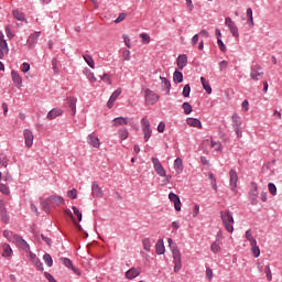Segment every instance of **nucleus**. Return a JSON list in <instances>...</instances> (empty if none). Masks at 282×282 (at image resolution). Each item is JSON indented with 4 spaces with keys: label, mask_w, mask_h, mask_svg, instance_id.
<instances>
[{
    "label": "nucleus",
    "mask_w": 282,
    "mask_h": 282,
    "mask_svg": "<svg viewBox=\"0 0 282 282\" xmlns=\"http://www.w3.org/2000/svg\"><path fill=\"white\" fill-rule=\"evenodd\" d=\"M167 243L172 251L173 263H174V272L177 273L182 270V252L176 243L173 242L172 238L167 239Z\"/></svg>",
    "instance_id": "obj_1"
},
{
    "label": "nucleus",
    "mask_w": 282,
    "mask_h": 282,
    "mask_svg": "<svg viewBox=\"0 0 282 282\" xmlns=\"http://www.w3.org/2000/svg\"><path fill=\"white\" fill-rule=\"evenodd\" d=\"M152 164L154 166L155 173H158V175H160V177H165V180H163V186H166L167 184H171L172 176L166 175V170L164 169V166L160 162V159L152 158Z\"/></svg>",
    "instance_id": "obj_2"
},
{
    "label": "nucleus",
    "mask_w": 282,
    "mask_h": 282,
    "mask_svg": "<svg viewBox=\"0 0 282 282\" xmlns=\"http://www.w3.org/2000/svg\"><path fill=\"white\" fill-rule=\"evenodd\" d=\"M220 219L227 232H235V218L230 212H220Z\"/></svg>",
    "instance_id": "obj_3"
},
{
    "label": "nucleus",
    "mask_w": 282,
    "mask_h": 282,
    "mask_svg": "<svg viewBox=\"0 0 282 282\" xmlns=\"http://www.w3.org/2000/svg\"><path fill=\"white\" fill-rule=\"evenodd\" d=\"M265 76V72L263 70V67L259 64H253L250 67V79L254 83H258V80H261Z\"/></svg>",
    "instance_id": "obj_4"
},
{
    "label": "nucleus",
    "mask_w": 282,
    "mask_h": 282,
    "mask_svg": "<svg viewBox=\"0 0 282 282\" xmlns=\"http://www.w3.org/2000/svg\"><path fill=\"white\" fill-rule=\"evenodd\" d=\"M202 147L205 153H209L210 149H214V151H221V143L210 139L204 140Z\"/></svg>",
    "instance_id": "obj_5"
},
{
    "label": "nucleus",
    "mask_w": 282,
    "mask_h": 282,
    "mask_svg": "<svg viewBox=\"0 0 282 282\" xmlns=\"http://www.w3.org/2000/svg\"><path fill=\"white\" fill-rule=\"evenodd\" d=\"M144 98H145V105L151 106V105H155V102H158V100H160V95H158L155 91L147 88L144 90Z\"/></svg>",
    "instance_id": "obj_6"
},
{
    "label": "nucleus",
    "mask_w": 282,
    "mask_h": 282,
    "mask_svg": "<svg viewBox=\"0 0 282 282\" xmlns=\"http://www.w3.org/2000/svg\"><path fill=\"white\" fill-rule=\"evenodd\" d=\"M141 127H142L144 140L145 142H149V140L151 139V135L153 134V130L151 129V122H149V119L147 118L141 119Z\"/></svg>",
    "instance_id": "obj_7"
},
{
    "label": "nucleus",
    "mask_w": 282,
    "mask_h": 282,
    "mask_svg": "<svg viewBox=\"0 0 282 282\" xmlns=\"http://www.w3.org/2000/svg\"><path fill=\"white\" fill-rule=\"evenodd\" d=\"M225 25L228 26L229 32L235 36V39H239V28H237V23L232 21V18L227 17L225 19Z\"/></svg>",
    "instance_id": "obj_8"
},
{
    "label": "nucleus",
    "mask_w": 282,
    "mask_h": 282,
    "mask_svg": "<svg viewBox=\"0 0 282 282\" xmlns=\"http://www.w3.org/2000/svg\"><path fill=\"white\" fill-rule=\"evenodd\" d=\"M13 243L18 246V248H21V250H24V252H30V245L23 237L19 235H13Z\"/></svg>",
    "instance_id": "obj_9"
},
{
    "label": "nucleus",
    "mask_w": 282,
    "mask_h": 282,
    "mask_svg": "<svg viewBox=\"0 0 282 282\" xmlns=\"http://www.w3.org/2000/svg\"><path fill=\"white\" fill-rule=\"evenodd\" d=\"M23 135L25 147H28V149H32L34 144V133H32L30 129H24Z\"/></svg>",
    "instance_id": "obj_10"
},
{
    "label": "nucleus",
    "mask_w": 282,
    "mask_h": 282,
    "mask_svg": "<svg viewBox=\"0 0 282 282\" xmlns=\"http://www.w3.org/2000/svg\"><path fill=\"white\" fill-rule=\"evenodd\" d=\"M169 199H170V202L174 203L175 210H177V213H180V210H182V200H180V196H177V194L171 192L169 194Z\"/></svg>",
    "instance_id": "obj_11"
},
{
    "label": "nucleus",
    "mask_w": 282,
    "mask_h": 282,
    "mask_svg": "<svg viewBox=\"0 0 282 282\" xmlns=\"http://www.w3.org/2000/svg\"><path fill=\"white\" fill-rule=\"evenodd\" d=\"M120 94H122V88H118L117 90H115L111 94V96L107 102L108 109H113V105H115L116 100H118V96H120Z\"/></svg>",
    "instance_id": "obj_12"
},
{
    "label": "nucleus",
    "mask_w": 282,
    "mask_h": 282,
    "mask_svg": "<svg viewBox=\"0 0 282 282\" xmlns=\"http://www.w3.org/2000/svg\"><path fill=\"white\" fill-rule=\"evenodd\" d=\"M39 36H41V31H36L35 33H32L28 39V45L30 50H34V46L36 45L39 41Z\"/></svg>",
    "instance_id": "obj_13"
},
{
    "label": "nucleus",
    "mask_w": 282,
    "mask_h": 282,
    "mask_svg": "<svg viewBox=\"0 0 282 282\" xmlns=\"http://www.w3.org/2000/svg\"><path fill=\"white\" fill-rule=\"evenodd\" d=\"M229 177H230L231 191H236L237 189V182H239V176L237 175V171L236 170H230L229 171Z\"/></svg>",
    "instance_id": "obj_14"
},
{
    "label": "nucleus",
    "mask_w": 282,
    "mask_h": 282,
    "mask_svg": "<svg viewBox=\"0 0 282 282\" xmlns=\"http://www.w3.org/2000/svg\"><path fill=\"white\" fill-rule=\"evenodd\" d=\"M61 261H62L63 265L73 270L74 273L77 274V276H80V270H78V268L74 267V264L72 263L69 258H62Z\"/></svg>",
    "instance_id": "obj_15"
},
{
    "label": "nucleus",
    "mask_w": 282,
    "mask_h": 282,
    "mask_svg": "<svg viewBox=\"0 0 282 282\" xmlns=\"http://www.w3.org/2000/svg\"><path fill=\"white\" fill-rule=\"evenodd\" d=\"M0 215L4 224H8V221H10V216H8V210L6 209V202L3 200H0Z\"/></svg>",
    "instance_id": "obj_16"
},
{
    "label": "nucleus",
    "mask_w": 282,
    "mask_h": 282,
    "mask_svg": "<svg viewBox=\"0 0 282 282\" xmlns=\"http://www.w3.org/2000/svg\"><path fill=\"white\" fill-rule=\"evenodd\" d=\"M58 116H63V109L61 108H53L48 111L46 118L47 120H55V118H58Z\"/></svg>",
    "instance_id": "obj_17"
},
{
    "label": "nucleus",
    "mask_w": 282,
    "mask_h": 282,
    "mask_svg": "<svg viewBox=\"0 0 282 282\" xmlns=\"http://www.w3.org/2000/svg\"><path fill=\"white\" fill-rule=\"evenodd\" d=\"M176 65L180 69H184V67L188 65V57L186 56V54H182L177 57Z\"/></svg>",
    "instance_id": "obj_18"
},
{
    "label": "nucleus",
    "mask_w": 282,
    "mask_h": 282,
    "mask_svg": "<svg viewBox=\"0 0 282 282\" xmlns=\"http://www.w3.org/2000/svg\"><path fill=\"white\" fill-rule=\"evenodd\" d=\"M174 170L177 175H182V173L184 172V161L182 160V158H177L174 161Z\"/></svg>",
    "instance_id": "obj_19"
},
{
    "label": "nucleus",
    "mask_w": 282,
    "mask_h": 282,
    "mask_svg": "<svg viewBox=\"0 0 282 282\" xmlns=\"http://www.w3.org/2000/svg\"><path fill=\"white\" fill-rule=\"evenodd\" d=\"M11 78L15 87H21V85H23V78H21V75H19L17 70H11Z\"/></svg>",
    "instance_id": "obj_20"
},
{
    "label": "nucleus",
    "mask_w": 282,
    "mask_h": 282,
    "mask_svg": "<svg viewBox=\"0 0 282 282\" xmlns=\"http://www.w3.org/2000/svg\"><path fill=\"white\" fill-rule=\"evenodd\" d=\"M87 140H88V144H90V147H94V149H100V139H98V137L89 134L87 137Z\"/></svg>",
    "instance_id": "obj_21"
},
{
    "label": "nucleus",
    "mask_w": 282,
    "mask_h": 282,
    "mask_svg": "<svg viewBox=\"0 0 282 282\" xmlns=\"http://www.w3.org/2000/svg\"><path fill=\"white\" fill-rule=\"evenodd\" d=\"M253 189H251L249 197L252 200V204H257V198L259 197V187L257 186V183H252Z\"/></svg>",
    "instance_id": "obj_22"
},
{
    "label": "nucleus",
    "mask_w": 282,
    "mask_h": 282,
    "mask_svg": "<svg viewBox=\"0 0 282 282\" xmlns=\"http://www.w3.org/2000/svg\"><path fill=\"white\" fill-rule=\"evenodd\" d=\"M140 272H141L140 269L131 268L130 270H128L126 272V279H129V280L135 279V278L140 276Z\"/></svg>",
    "instance_id": "obj_23"
},
{
    "label": "nucleus",
    "mask_w": 282,
    "mask_h": 282,
    "mask_svg": "<svg viewBox=\"0 0 282 282\" xmlns=\"http://www.w3.org/2000/svg\"><path fill=\"white\" fill-rule=\"evenodd\" d=\"M130 119L124 117H117L112 120L113 127H122V124H129Z\"/></svg>",
    "instance_id": "obj_24"
},
{
    "label": "nucleus",
    "mask_w": 282,
    "mask_h": 282,
    "mask_svg": "<svg viewBox=\"0 0 282 282\" xmlns=\"http://www.w3.org/2000/svg\"><path fill=\"white\" fill-rule=\"evenodd\" d=\"M76 97H67L68 107L72 110V116H76Z\"/></svg>",
    "instance_id": "obj_25"
},
{
    "label": "nucleus",
    "mask_w": 282,
    "mask_h": 282,
    "mask_svg": "<svg viewBox=\"0 0 282 282\" xmlns=\"http://www.w3.org/2000/svg\"><path fill=\"white\" fill-rule=\"evenodd\" d=\"M47 202L54 206H61V204H65V199H63L61 196H51L48 197Z\"/></svg>",
    "instance_id": "obj_26"
},
{
    "label": "nucleus",
    "mask_w": 282,
    "mask_h": 282,
    "mask_svg": "<svg viewBox=\"0 0 282 282\" xmlns=\"http://www.w3.org/2000/svg\"><path fill=\"white\" fill-rule=\"evenodd\" d=\"M186 123L189 127H194L196 129H202V121H199V119H195V118H187L186 119Z\"/></svg>",
    "instance_id": "obj_27"
},
{
    "label": "nucleus",
    "mask_w": 282,
    "mask_h": 282,
    "mask_svg": "<svg viewBox=\"0 0 282 282\" xmlns=\"http://www.w3.org/2000/svg\"><path fill=\"white\" fill-rule=\"evenodd\" d=\"M91 191H93V195L94 197H102L104 193H102V188H100V185L94 183L91 186Z\"/></svg>",
    "instance_id": "obj_28"
},
{
    "label": "nucleus",
    "mask_w": 282,
    "mask_h": 282,
    "mask_svg": "<svg viewBox=\"0 0 282 282\" xmlns=\"http://www.w3.org/2000/svg\"><path fill=\"white\" fill-rule=\"evenodd\" d=\"M2 249V257L8 259V257H12V247H10L8 243H3L1 246Z\"/></svg>",
    "instance_id": "obj_29"
},
{
    "label": "nucleus",
    "mask_w": 282,
    "mask_h": 282,
    "mask_svg": "<svg viewBox=\"0 0 282 282\" xmlns=\"http://www.w3.org/2000/svg\"><path fill=\"white\" fill-rule=\"evenodd\" d=\"M161 78V85L163 91H166V94H171V82L166 79V77H160Z\"/></svg>",
    "instance_id": "obj_30"
},
{
    "label": "nucleus",
    "mask_w": 282,
    "mask_h": 282,
    "mask_svg": "<svg viewBox=\"0 0 282 282\" xmlns=\"http://www.w3.org/2000/svg\"><path fill=\"white\" fill-rule=\"evenodd\" d=\"M156 254H164L166 252V249L164 247V240L159 239L155 245Z\"/></svg>",
    "instance_id": "obj_31"
},
{
    "label": "nucleus",
    "mask_w": 282,
    "mask_h": 282,
    "mask_svg": "<svg viewBox=\"0 0 282 282\" xmlns=\"http://www.w3.org/2000/svg\"><path fill=\"white\" fill-rule=\"evenodd\" d=\"M83 58L85 61V63H87V65L91 68V69H96V62H94V57H91L90 55H83Z\"/></svg>",
    "instance_id": "obj_32"
},
{
    "label": "nucleus",
    "mask_w": 282,
    "mask_h": 282,
    "mask_svg": "<svg viewBox=\"0 0 282 282\" xmlns=\"http://www.w3.org/2000/svg\"><path fill=\"white\" fill-rule=\"evenodd\" d=\"M210 250L214 254L221 252V242H219V240L214 241L210 246Z\"/></svg>",
    "instance_id": "obj_33"
},
{
    "label": "nucleus",
    "mask_w": 282,
    "mask_h": 282,
    "mask_svg": "<svg viewBox=\"0 0 282 282\" xmlns=\"http://www.w3.org/2000/svg\"><path fill=\"white\" fill-rule=\"evenodd\" d=\"M200 83L206 94H213V87H210V83L206 80L204 77H200Z\"/></svg>",
    "instance_id": "obj_34"
},
{
    "label": "nucleus",
    "mask_w": 282,
    "mask_h": 282,
    "mask_svg": "<svg viewBox=\"0 0 282 282\" xmlns=\"http://www.w3.org/2000/svg\"><path fill=\"white\" fill-rule=\"evenodd\" d=\"M84 74L85 76H87L90 83H96L98 80V78H96V75H94V72H91L89 68H85Z\"/></svg>",
    "instance_id": "obj_35"
},
{
    "label": "nucleus",
    "mask_w": 282,
    "mask_h": 282,
    "mask_svg": "<svg viewBox=\"0 0 282 282\" xmlns=\"http://www.w3.org/2000/svg\"><path fill=\"white\" fill-rule=\"evenodd\" d=\"M247 23H249L250 28H254V18L252 17V9H247Z\"/></svg>",
    "instance_id": "obj_36"
},
{
    "label": "nucleus",
    "mask_w": 282,
    "mask_h": 282,
    "mask_svg": "<svg viewBox=\"0 0 282 282\" xmlns=\"http://www.w3.org/2000/svg\"><path fill=\"white\" fill-rule=\"evenodd\" d=\"M173 80L174 83H183L184 80V75L180 70H175L173 74Z\"/></svg>",
    "instance_id": "obj_37"
},
{
    "label": "nucleus",
    "mask_w": 282,
    "mask_h": 282,
    "mask_svg": "<svg viewBox=\"0 0 282 282\" xmlns=\"http://www.w3.org/2000/svg\"><path fill=\"white\" fill-rule=\"evenodd\" d=\"M251 246V250L253 253V257L259 258L261 256V249H259V246H257V242H253Z\"/></svg>",
    "instance_id": "obj_38"
},
{
    "label": "nucleus",
    "mask_w": 282,
    "mask_h": 282,
    "mask_svg": "<svg viewBox=\"0 0 282 282\" xmlns=\"http://www.w3.org/2000/svg\"><path fill=\"white\" fill-rule=\"evenodd\" d=\"M118 134L120 140H127V138H129V130H127V128H122L118 130Z\"/></svg>",
    "instance_id": "obj_39"
},
{
    "label": "nucleus",
    "mask_w": 282,
    "mask_h": 282,
    "mask_svg": "<svg viewBox=\"0 0 282 282\" xmlns=\"http://www.w3.org/2000/svg\"><path fill=\"white\" fill-rule=\"evenodd\" d=\"M142 245L145 252H151V238H144Z\"/></svg>",
    "instance_id": "obj_40"
},
{
    "label": "nucleus",
    "mask_w": 282,
    "mask_h": 282,
    "mask_svg": "<svg viewBox=\"0 0 282 282\" xmlns=\"http://www.w3.org/2000/svg\"><path fill=\"white\" fill-rule=\"evenodd\" d=\"M182 107H183L185 116H188L193 112V106H191V104L185 101V102H183Z\"/></svg>",
    "instance_id": "obj_41"
},
{
    "label": "nucleus",
    "mask_w": 282,
    "mask_h": 282,
    "mask_svg": "<svg viewBox=\"0 0 282 282\" xmlns=\"http://www.w3.org/2000/svg\"><path fill=\"white\" fill-rule=\"evenodd\" d=\"M43 260H44V263H46V265L48 268H52V265H54V260H52V256H50V253H45L43 256Z\"/></svg>",
    "instance_id": "obj_42"
},
{
    "label": "nucleus",
    "mask_w": 282,
    "mask_h": 282,
    "mask_svg": "<svg viewBox=\"0 0 282 282\" xmlns=\"http://www.w3.org/2000/svg\"><path fill=\"white\" fill-rule=\"evenodd\" d=\"M246 239L250 242V246H252V243H257V239H254L252 236V230L250 229L246 231Z\"/></svg>",
    "instance_id": "obj_43"
},
{
    "label": "nucleus",
    "mask_w": 282,
    "mask_h": 282,
    "mask_svg": "<svg viewBox=\"0 0 282 282\" xmlns=\"http://www.w3.org/2000/svg\"><path fill=\"white\" fill-rule=\"evenodd\" d=\"M13 17L18 21H25V14H23V12H20L19 10H13Z\"/></svg>",
    "instance_id": "obj_44"
},
{
    "label": "nucleus",
    "mask_w": 282,
    "mask_h": 282,
    "mask_svg": "<svg viewBox=\"0 0 282 282\" xmlns=\"http://www.w3.org/2000/svg\"><path fill=\"white\" fill-rule=\"evenodd\" d=\"M234 127H241V120L239 119L238 113H234L231 117Z\"/></svg>",
    "instance_id": "obj_45"
},
{
    "label": "nucleus",
    "mask_w": 282,
    "mask_h": 282,
    "mask_svg": "<svg viewBox=\"0 0 282 282\" xmlns=\"http://www.w3.org/2000/svg\"><path fill=\"white\" fill-rule=\"evenodd\" d=\"M0 193H2V195H10V187H8V185L0 183Z\"/></svg>",
    "instance_id": "obj_46"
},
{
    "label": "nucleus",
    "mask_w": 282,
    "mask_h": 282,
    "mask_svg": "<svg viewBox=\"0 0 282 282\" xmlns=\"http://www.w3.org/2000/svg\"><path fill=\"white\" fill-rule=\"evenodd\" d=\"M140 39H142V43L149 45L151 43V36L147 33H141Z\"/></svg>",
    "instance_id": "obj_47"
},
{
    "label": "nucleus",
    "mask_w": 282,
    "mask_h": 282,
    "mask_svg": "<svg viewBox=\"0 0 282 282\" xmlns=\"http://www.w3.org/2000/svg\"><path fill=\"white\" fill-rule=\"evenodd\" d=\"M0 48L4 50L6 54L10 52V48L8 47V42L3 37H0Z\"/></svg>",
    "instance_id": "obj_48"
},
{
    "label": "nucleus",
    "mask_w": 282,
    "mask_h": 282,
    "mask_svg": "<svg viewBox=\"0 0 282 282\" xmlns=\"http://www.w3.org/2000/svg\"><path fill=\"white\" fill-rule=\"evenodd\" d=\"M67 197H69L70 199H76L78 197V191L76 188L68 191Z\"/></svg>",
    "instance_id": "obj_49"
},
{
    "label": "nucleus",
    "mask_w": 282,
    "mask_h": 282,
    "mask_svg": "<svg viewBox=\"0 0 282 282\" xmlns=\"http://www.w3.org/2000/svg\"><path fill=\"white\" fill-rule=\"evenodd\" d=\"M74 215H76L78 221H83V213H80V209H78L76 206H73Z\"/></svg>",
    "instance_id": "obj_50"
},
{
    "label": "nucleus",
    "mask_w": 282,
    "mask_h": 282,
    "mask_svg": "<svg viewBox=\"0 0 282 282\" xmlns=\"http://www.w3.org/2000/svg\"><path fill=\"white\" fill-rule=\"evenodd\" d=\"M182 95L184 98H188V96H191V85L186 84L184 86Z\"/></svg>",
    "instance_id": "obj_51"
},
{
    "label": "nucleus",
    "mask_w": 282,
    "mask_h": 282,
    "mask_svg": "<svg viewBox=\"0 0 282 282\" xmlns=\"http://www.w3.org/2000/svg\"><path fill=\"white\" fill-rule=\"evenodd\" d=\"M264 272H265L267 280L272 281V270L270 269V264L265 265Z\"/></svg>",
    "instance_id": "obj_52"
},
{
    "label": "nucleus",
    "mask_w": 282,
    "mask_h": 282,
    "mask_svg": "<svg viewBox=\"0 0 282 282\" xmlns=\"http://www.w3.org/2000/svg\"><path fill=\"white\" fill-rule=\"evenodd\" d=\"M268 188H269V193H271V195H276V185H274V183H269L268 184Z\"/></svg>",
    "instance_id": "obj_53"
},
{
    "label": "nucleus",
    "mask_w": 282,
    "mask_h": 282,
    "mask_svg": "<svg viewBox=\"0 0 282 282\" xmlns=\"http://www.w3.org/2000/svg\"><path fill=\"white\" fill-rule=\"evenodd\" d=\"M122 58H123V61H131V51H129V50H123V52H122Z\"/></svg>",
    "instance_id": "obj_54"
},
{
    "label": "nucleus",
    "mask_w": 282,
    "mask_h": 282,
    "mask_svg": "<svg viewBox=\"0 0 282 282\" xmlns=\"http://www.w3.org/2000/svg\"><path fill=\"white\" fill-rule=\"evenodd\" d=\"M0 164L8 169V158L4 154H0Z\"/></svg>",
    "instance_id": "obj_55"
},
{
    "label": "nucleus",
    "mask_w": 282,
    "mask_h": 282,
    "mask_svg": "<svg viewBox=\"0 0 282 282\" xmlns=\"http://www.w3.org/2000/svg\"><path fill=\"white\" fill-rule=\"evenodd\" d=\"M3 237H6V239H8V241H14V237H12V231H10V230H4Z\"/></svg>",
    "instance_id": "obj_56"
},
{
    "label": "nucleus",
    "mask_w": 282,
    "mask_h": 282,
    "mask_svg": "<svg viewBox=\"0 0 282 282\" xmlns=\"http://www.w3.org/2000/svg\"><path fill=\"white\" fill-rule=\"evenodd\" d=\"M6 34H7L8 39H10V40H12V37L14 36V34L12 33V26L11 25L6 26Z\"/></svg>",
    "instance_id": "obj_57"
},
{
    "label": "nucleus",
    "mask_w": 282,
    "mask_h": 282,
    "mask_svg": "<svg viewBox=\"0 0 282 282\" xmlns=\"http://www.w3.org/2000/svg\"><path fill=\"white\" fill-rule=\"evenodd\" d=\"M100 79L104 80V83H108V85H111V76L109 74L101 75Z\"/></svg>",
    "instance_id": "obj_58"
},
{
    "label": "nucleus",
    "mask_w": 282,
    "mask_h": 282,
    "mask_svg": "<svg viewBox=\"0 0 282 282\" xmlns=\"http://www.w3.org/2000/svg\"><path fill=\"white\" fill-rule=\"evenodd\" d=\"M35 264V267L37 268V270L43 271V262H41V260L39 258H35V260L32 262Z\"/></svg>",
    "instance_id": "obj_59"
},
{
    "label": "nucleus",
    "mask_w": 282,
    "mask_h": 282,
    "mask_svg": "<svg viewBox=\"0 0 282 282\" xmlns=\"http://www.w3.org/2000/svg\"><path fill=\"white\" fill-rule=\"evenodd\" d=\"M41 206H42L44 213H50V203H47V200H42Z\"/></svg>",
    "instance_id": "obj_60"
},
{
    "label": "nucleus",
    "mask_w": 282,
    "mask_h": 282,
    "mask_svg": "<svg viewBox=\"0 0 282 282\" xmlns=\"http://www.w3.org/2000/svg\"><path fill=\"white\" fill-rule=\"evenodd\" d=\"M217 43L220 52H226V44H224V41H221V39L218 37Z\"/></svg>",
    "instance_id": "obj_61"
},
{
    "label": "nucleus",
    "mask_w": 282,
    "mask_h": 282,
    "mask_svg": "<svg viewBox=\"0 0 282 282\" xmlns=\"http://www.w3.org/2000/svg\"><path fill=\"white\" fill-rule=\"evenodd\" d=\"M127 19V13H120L119 17L115 20V23H122Z\"/></svg>",
    "instance_id": "obj_62"
},
{
    "label": "nucleus",
    "mask_w": 282,
    "mask_h": 282,
    "mask_svg": "<svg viewBox=\"0 0 282 282\" xmlns=\"http://www.w3.org/2000/svg\"><path fill=\"white\" fill-rule=\"evenodd\" d=\"M30 69V63L28 62H24L22 64V67H21V72H23V74H28V70Z\"/></svg>",
    "instance_id": "obj_63"
},
{
    "label": "nucleus",
    "mask_w": 282,
    "mask_h": 282,
    "mask_svg": "<svg viewBox=\"0 0 282 282\" xmlns=\"http://www.w3.org/2000/svg\"><path fill=\"white\" fill-rule=\"evenodd\" d=\"M227 67H228V62L221 61V62L219 63V69H220V72H224V69H227Z\"/></svg>",
    "instance_id": "obj_64"
}]
</instances>
